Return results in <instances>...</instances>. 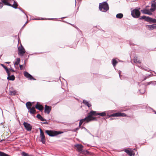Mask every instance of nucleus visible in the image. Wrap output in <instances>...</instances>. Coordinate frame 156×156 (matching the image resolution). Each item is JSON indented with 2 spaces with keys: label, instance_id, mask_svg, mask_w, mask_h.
<instances>
[{
  "label": "nucleus",
  "instance_id": "aec40b11",
  "mask_svg": "<svg viewBox=\"0 0 156 156\" xmlns=\"http://www.w3.org/2000/svg\"><path fill=\"white\" fill-rule=\"evenodd\" d=\"M83 103L89 108L91 106V104L89 103V102L85 100H83Z\"/></svg>",
  "mask_w": 156,
  "mask_h": 156
},
{
  "label": "nucleus",
  "instance_id": "cd10ccee",
  "mask_svg": "<svg viewBox=\"0 0 156 156\" xmlns=\"http://www.w3.org/2000/svg\"><path fill=\"white\" fill-rule=\"evenodd\" d=\"M149 10L147 9H144L143 10H141V12L142 13L144 14H147L148 13V12Z\"/></svg>",
  "mask_w": 156,
  "mask_h": 156
},
{
  "label": "nucleus",
  "instance_id": "8fccbe9b",
  "mask_svg": "<svg viewBox=\"0 0 156 156\" xmlns=\"http://www.w3.org/2000/svg\"><path fill=\"white\" fill-rule=\"evenodd\" d=\"M138 66L139 67H140V68H142V67H141V66Z\"/></svg>",
  "mask_w": 156,
  "mask_h": 156
},
{
  "label": "nucleus",
  "instance_id": "a19ab883",
  "mask_svg": "<svg viewBox=\"0 0 156 156\" xmlns=\"http://www.w3.org/2000/svg\"><path fill=\"white\" fill-rule=\"evenodd\" d=\"M40 120L43 121H46V119L42 118Z\"/></svg>",
  "mask_w": 156,
  "mask_h": 156
},
{
  "label": "nucleus",
  "instance_id": "c03bdc74",
  "mask_svg": "<svg viewBox=\"0 0 156 156\" xmlns=\"http://www.w3.org/2000/svg\"><path fill=\"white\" fill-rule=\"evenodd\" d=\"M121 74L120 72H119V76L120 78H121V77H120V76H121V74Z\"/></svg>",
  "mask_w": 156,
  "mask_h": 156
},
{
  "label": "nucleus",
  "instance_id": "13d9d810",
  "mask_svg": "<svg viewBox=\"0 0 156 156\" xmlns=\"http://www.w3.org/2000/svg\"><path fill=\"white\" fill-rule=\"evenodd\" d=\"M13 1V0H12Z\"/></svg>",
  "mask_w": 156,
  "mask_h": 156
},
{
  "label": "nucleus",
  "instance_id": "b1692460",
  "mask_svg": "<svg viewBox=\"0 0 156 156\" xmlns=\"http://www.w3.org/2000/svg\"><path fill=\"white\" fill-rule=\"evenodd\" d=\"M26 106L27 108L29 110L31 108V103L30 102H28L26 104Z\"/></svg>",
  "mask_w": 156,
  "mask_h": 156
},
{
  "label": "nucleus",
  "instance_id": "c756f323",
  "mask_svg": "<svg viewBox=\"0 0 156 156\" xmlns=\"http://www.w3.org/2000/svg\"><path fill=\"white\" fill-rule=\"evenodd\" d=\"M16 92L15 91H10L9 94L10 95H15L16 94Z\"/></svg>",
  "mask_w": 156,
  "mask_h": 156
},
{
  "label": "nucleus",
  "instance_id": "7c9ffc66",
  "mask_svg": "<svg viewBox=\"0 0 156 156\" xmlns=\"http://www.w3.org/2000/svg\"><path fill=\"white\" fill-rule=\"evenodd\" d=\"M0 156H9L8 154L0 151Z\"/></svg>",
  "mask_w": 156,
  "mask_h": 156
},
{
  "label": "nucleus",
  "instance_id": "5701e85b",
  "mask_svg": "<svg viewBox=\"0 0 156 156\" xmlns=\"http://www.w3.org/2000/svg\"><path fill=\"white\" fill-rule=\"evenodd\" d=\"M133 62L134 63H140V62L138 58L137 57L135 56L133 59Z\"/></svg>",
  "mask_w": 156,
  "mask_h": 156
},
{
  "label": "nucleus",
  "instance_id": "6ab92c4d",
  "mask_svg": "<svg viewBox=\"0 0 156 156\" xmlns=\"http://www.w3.org/2000/svg\"><path fill=\"white\" fill-rule=\"evenodd\" d=\"M82 153L85 155H92L93 153L88 151L87 150H83L82 151Z\"/></svg>",
  "mask_w": 156,
  "mask_h": 156
},
{
  "label": "nucleus",
  "instance_id": "c85d7f7f",
  "mask_svg": "<svg viewBox=\"0 0 156 156\" xmlns=\"http://www.w3.org/2000/svg\"><path fill=\"white\" fill-rule=\"evenodd\" d=\"M1 65L5 69L7 73H8V72L9 71L7 68L3 64H1Z\"/></svg>",
  "mask_w": 156,
  "mask_h": 156
},
{
  "label": "nucleus",
  "instance_id": "bb28decb",
  "mask_svg": "<svg viewBox=\"0 0 156 156\" xmlns=\"http://www.w3.org/2000/svg\"><path fill=\"white\" fill-rule=\"evenodd\" d=\"M20 61V59L19 58H16V61L14 63V65H18Z\"/></svg>",
  "mask_w": 156,
  "mask_h": 156
},
{
  "label": "nucleus",
  "instance_id": "dca6fc26",
  "mask_svg": "<svg viewBox=\"0 0 156 156\" xmlns=\"http://www.w3.org/2000/svg\"><path fill=\"white\" fill-rule=\"evenodd\" d=\"M8 76L7 78V79L9 80H15V77L13 75H12L10 76V73L9 71L8 72V73H7Z\"/></svg>",
  "mask_w": 156,
  "mask_h": 156
},
{
  "label": "nucleus",
  "instance_id": "423d86ee",
  "mask_svg": "<svg viewBox=\"0 0 156 156\" xmlns=\"http://www.w3.org/2000/svg\"><path fill=\"white\" fill-rule=\"evenodd\" d=\"M129 117L125 113L120 112H117L109 115V117Z\"/></svg>",
  "mask_w": 156,
  "mask_h": 156
},
{
  "label": "nucleus",
  "instance_id": "20e7f679",
  "mask_svg": "<svg viewBox=\"0 0 156 156\" xmlns=\"http://www.w3.org/2000/svg\"><path fill=\"white\" fill-rule=\"evenodd\" d=\"M140 20H144L145 21L149 22H153L156 23V20L155 19H152L150 17L143 16L140 18Z\"/></svg>",
  "mask_w": 156,
  "mask_h": 156
},
{
  "label": "nucleus",
  "instance_id": "6e6d98bb",
  "mask_svg": "<svg viewBox=\"0 0 156 156\" xmlns=\"http://www.w3.org/2000/svg\"><path fill=\"white\" fill-rule=\"evenodd\" d=\"M146 79V78H145V79H144V80H145Z\"/></svg>",
  "mask_w": 156,
  "mask_h": 156
},
{
  "label": "nucleus",
  "instance_id": "f3484780",
  "mask_svg": "<svg viewBox=\"0 0 156 156\" xmlns=\"http://www.w3.org/2000/svg\"><path fill=\"white\" fill-rule=\"evenodd\" d=\"M35 108L40 111H41L43 110L44 108V107L42 105L38 104V102H37V104L35 105Z\"/></svg>",
  "mask_w": 156,
  "mask_h": 156
},
{
  "label": "nucleus",
  "instance_id": "c9c22d12",
  "mask_svg": "<svg viewBox=\"0 0 156 156\" xmlns=\"http://www.w3.org/2000/svg\"><path fill=\"white\" fill-rule=\"evenodd\" d=\"M84 129H85V130L87 132H88V133H89L90 134L92 135V134H91V133L89 132V131L87 129H86L85 128V127H84Z\"/></svg>",
  "mask_w": 156,
  "mask_h": 156
},
{
  "label": "nucleus",
  "instance_id": "f8f14e48",
  "mask_svg": "<svg viewBox=\"0 0 156 156\" xmlns=\"http://www.w3.org/2000/svg\"><path fill=\"white\" fill-rule=\"evenodd\" d=\"M151 8L150 9V11L152 12H154L156 8V2L155 1H152L151 2Z\"/></svg>",
  "mask_w": 156,
  "mask_h": 156
},
{
  "label": "nucleus",
  "instance_id": "4be33fe9",
  "mask_svg": "<svg viewBox=\"0 0 156 156\" xmlns=\"http://www.w3.org/2000/svg\"><path fill=\"white\" fill-rule=\"evenodd\" d=\"M125 151L126 152L127 154H128L130 156H132L133 155H134V154H133L132 153V151L131 150H129L127 149H125Z\"/></svg>",
  "mask_w": 156,
  "mask_h": 156
},
{
  "label": "nucleus",
  "instance_id": "a18cd8bd",
  "mask_svg": "<svg viewBox=\"0 0 156 156\" xmlns=\"http://www.w3.org/2000/svg\"><path fill=\"white\" fill-rule=\"evenodd\" d=\"M5 63L7 64H9L10 63V62H6Z\"/></svg>",
  "mask_w": 156,
  "mask_h": 156
},
{
  "label": "nucleus",
  "instance_id": "a211bd4d",
  "mask_svg": "<svg viewBox=\"0 0 156 156\" xmlns=\"http://www.w3.org/2000/svg\"><path fill=\"white\" fill-rule=\"evenodd\" d=\"M8 5L11 6L14 9H17L18 5L17 2L15 1H14L13 5H11L9 3Z\"/></svg>",
  "mask_w": 156,
  "mask_h": 156
},
{
  "label": "nucleus",
  "instance_id": "6e6552de",
  "mask_svg": "<svg viewBox=\"0 0 156 156\" xmlns=\"http://www.w3.org/2000/svg\"><path fill=\"white\" fill-rule=\"evenodd\" d=\"M40 136L41 138V142L43 144H44L45 143V138L44 135V134L42 129L40 128Z\"/></svg>",
  "mask_w": 156,
  "mask_h": 156
},
{
  "label": "nucleus",
  "instance_id": "4468645a",
  "mask_svg": "<svg viewBox=\"0 0 156 156\" xmlns=\"http://www.w3.org/2000/svg\"><path fill=\"white\" fill-rule=\"evenodd\" d=\"M75 146L77 148L79 152H82L83 148V145L81 144H76L75 145Z\"/></svg>",
  "mask_w": 156,
  "mask_h": 156
},
{
  "label": "nucleus",
  "instance_id": "e433bc0d",
  "mask_svg": "<svg viewBox=\"0 0 156 156\" xmlns=\"http://www.w3.org/2000/svg\"><path fill=\"white\" fill-rule=\"evenodd\" d=\"M147 14L149 15H151L152 14V13H151V12L149 10V11L148 12V13H147Z\"/></svg>",
  "mask_w": 156,
  "mask_h": 156
},
{
  "label": "nucleus",
  "instance_id": "ea45409f",
  "mask_svg": "<svg viewBox=\"0 0 156 156\" xmlns=\"http://www.w3.org/2000/svg\"><path fill=\"white\" fill-rule=\"evenodd\" d=\"M20 68L21 70H22L23 69V65H20Z\"/></svg>",
  "mask_w": 156,
  "mask_h": 156
},
{
  "label": "nucleus",
  "instance_id": "3c124183",
  "mask_svg": "<svg viewBox=\"0 0 156 156\" xmlns=\"http://www.w3.org/2000/svg\"><path fill=\"white\" fill-rule=\"evenodd\" d=\"M114 119H115V118H111L110 119V120H112Z\"/></svg>",
  "mask_w": 156,
  "mask_h": 156
},
{
  "label": "nucleus",
  "instance_id": "473e14b6",
  "mask_svg": "<svg viewBox=\"0 0 156 156\" xmlns=\"http://www.w3.org/2000/svg\"><path fill=\"white\" fill-rule=\"evenodd\" d=\"M21 154L23 156H29V155L27 153L25 152H23L21 153Z\"/></svg>",
  "mask_w": 156,
  "mask_h": 156
},
{
  "label": "nucleus",
  "instance_id": "f03ea898",
  "mask_svg": "<svg viewBox=\"0 0 156 156\" xmlns=\"http://www.w3.org/2000/svg\"><path fill=\"white\" fill-rule=\"evenodd\" d=\"M99 9L102 12H105L109 9L108 5L106 2H104L99 4Z\"/></svg>",
  "mask_w": 156,
  "mask_h": 156
},
{
  "label": "nucleus",
  "instance_id": "2f4dec72",
  "mask_svg": "<svg viewBox=\"0 0 156 156\" xmlns=\"http://www.w3.org/2000/svg\"><path fill=\"white\" fill-rule=\"evenodd\" d=\"M8 0H2V2L5 5H8L9 3L7 2Z\"/></svg>",
  "mask_w": 156,
  "mask_h": 156
},
{
  "label": "nucleus",
  "instance_id": "ddd939ff",
  "mask_svg": "<svg viewBox=\"0 0 156 156\" xmlns=\"http://www.w3.org/2000/svg\"><path fill=\"white\" fill-rule=\"evenodd\" d=\"M146 27L148 30H152L156 28V24H154L152 25H147L146 26Z\"/></svg>",
  "mask_w": 156,
  "mask_h": 156
},
{
  "label": "nucleus",
  "instance_id": "a878e982",
  "mask_svg": "<svg viewBox=\"0 0 156 156\" xmlns=\"http://www.w3.org/2000/svg\"><path fill=\"white\" fill-rule=\"evenodd\" d=\"M123 16V15L122 13H118L116 15V18L119 19L122 18Z\"/></svg>",
  "mask_w": 156,
  "mask_h": 156
},
{
  "label": "nucleus",
  "instance_id": "412c9836",
  "mask_svg": "<svg viewBox=\"0 0 156 156\" xmlns=\"http://www.w3.org/2000/svg\"><path fill=\"white\" fill-rule=\"evenodd\" d=\"M29 110V112L31 114H34L36 112V110L35 108L34 107H32Z\"/></svg>",
  "mask_w": 156,
  "mask_h": 156
},
{
  "label": "nucleus",
  "instance_id": "603ef678",
  "mask_svg": "<svg viewBox=\"0 0 156 156\" xmlns=\"http://www.w3.org/2000/svg\"><path fill=\"white\" fill-rule=\"evenodd\" d=\"M66 17H62V18H61V19H63V18H66Z\"/></svg>",
  "mask_w": 156,
  "mask_h": 156
},
{
  "label": "nucleus",
  "instance_id": "09e8293b",
  "mask_svg": "<svg viewBox=\"0 0 156 156\" xmlns=\"http://www.w3.org/2000/svg\"><path fill=\"white\" fill-rule=\"evenodd\" d=\"M154 84H156V81H154Z\"/></svg>",
  "mask_w": 156,
  "mask_h": 156
},
{
  "label": "nucleus",
  "instance_id": "9b49d317",
  "mask_svg": "<svg viewBox=\"0 0 156 156\" xmlns=\"http://www.w3.org/2000/svg\"><path fill=\"white\" fill-rule=\"evenodd\" d=\"M24 75L25 77H26L27 78H28L30 80H36L30 74L27 72H24Z\"/></svg>",
  "mask_w": 156,
  "mask_h": 156
},
{
  "label": "nucleus",
  "instance_id": "2eb2a0df",
  "mask_svg": "<svg viewBox=\"0 0 156 156\" xmlns=\"http://www.w3.org/2000/svg\"><path fill=\"white\" fill-rule=\"evenodd\" d=\"M51 110V108L47 105L45 106L44 112L48 114H49Z\"/></svg>",
  "mask_w": 156,
  "mask_h": 156
},
{
  "label": "nucleus",
  "instance_id": "5fc2aeb1",
  "mask_svg": "<svg viewBox=\"0 0 156 156\" xmlns=\"http://www.w3.org/2000/svg\"><path fill=\"white\" fill-rule=\"evenodd\" d=\"M25 15H26V16L27 17H27H28L27 16L26 14H25Z\"/></svg>",
  "mask_w": 156,
  "mask_h": 156
},
{
  "label": "nucleus",
  "instance_id": "f704fd0d",
  "mask_svg": "<svg viewBox=\"0 0 156 156\" xmlns=\"http://www.w3.org/2000/svg\"><path fill=\"white\" fill-rule=\"evenodd\" d=\"M139 91H140V93L141 94H144V93H145V91L144 89H143V90H139Z\"/></svg>",
  "mask_w": 156,
  "mask_h": 156
},
{
  "label": "nucleus",
  "instance_id": "f257e3e1",
  "mask_svg": "<svg viewBox=\"0 0 156 156\" xmlns=\"http://www.w3.org/2000/svg\"><path fill=\"white\" fill-rule=\"evenodd\" d=\"M94 112H90L89 113L88 116L85 117V118L80 120L79 122V126L80 127L83 122L85 121L88 122L91 121L96 120V118L92 116V115L93 114V113Z\"/></svg>",
  "mask_w": 156,
  "mask_h": 156
},
{
  "label": "nucleus",
  "instance_id": "9d476101",
  "mask_svg": "<svg viewBox=\"0 0 156 156\" xmlns=\"http://www.w3.org/2000/svg\"><path fill=\"white\" fill-rule=\"evenodd\" d=\"M23 125L25 128L28 131L31 130L32 129V126L30 124L27 122H24Z\"/></svg>",
  "mask_w": 156,
  "mask_h": 156
},
{
  "label": "nucleus",
  "instance_id": "4d7b16f0",
  "mask_svg": "<svg viewBox=\"0 0 156 156\" xmlns=\"http://www.w3.org/2000/svg\"><path fill=\"white\" fill-rule=\"evenodd\" d=\"M75 2L76 3V0H75Z\"/></svg>",
  "mask_w": 156,
  "mask_h": 156
},
{
  "label": "nucleus",
  "instance_id": "49530a36",
  "mask_svg": "<svg viewBox=\"0 0 156 156\" xmlns=\"http://www.w3.org/2000/svg\"><path fill=\"white\" fill-rule=\"evenodd\" d=\"M79 129V128H77L76 129V130H78Z\"/></svg>",
  "mask_w": 156,
  "mask_h": 156
},
{
  "label": "nucleus",
  "instance_id": "864d4df0",
  "mask_svg": "<svg viewBox=\"0 0 156 156\" xmlns=\"http://www.w3.org/2000/svg\"><path fill=\"white\" fill-rule=\"evenodd\" d=\"M44 19V18H41V20H43Z\"/></svg>",
  "mask_w": 156,
  "mask_h": 156
},
{
  "label": "nucleus",
  "instance_id": "79ce46f5",
  "mask_svg": "<svg viewBox=\"0 0 156 156\" xmlns=\"http://www.w3.org/2000/svg\"><path fill=\"white\" fill-rule=\"evenodd\" d=\"M42 123L43 124H48V122L46 121L44 122H43Z\"/></svg>",
  "mask_w": 156,
  "mask_h": 156
},
{
  "label": "nucleus",
  "instance_id": "37998d69",
  "mask_svg": "<svg viewBox=\"0 0 156 156\" xmlns=\"http://www.w3.org/2000/svg\"><path fill=\"white\" fill-rule=\"evenodd\" d=\"M27 21L26 23H25V24L23 26V27H24L25 25L27 23Z\"/></svg>",
  "mask_w": 156,
  "mask_h": 156
},
{
  "label": "nucleus",
  "instance_id": "58836bf2",
  "mask_svg": "<svg viewBox=\"0 0 156 156\" xmlns=\"http://www.w3.org/2000/svg\"><path fill=\"white\" fill-rule=\"evenodd\" d=\"M9 70L11 71H12V72H15V70L12 69H9Z\"/></svg>",
  "mask_w": 156,
  "mask_h": 156
},
{
  "label": "nucleus",
  "instance_id": "393cba45",
  "mask_svg": "<svg viewBox=\"0 0 156 156\" xmlns=\"http://www.w3.org/2000/svg\"><path fill=\"white\" fill-rule=\"evenodd\" d=\"M118 63V62L115 59H113L112 60V64L114 67H115L116 64Z\"/></svg>",
  "mask_w": 156,
  "mask_h": 156
},
{
  "label": "nucleus",
  "instance_id": "7ed1b4c3",
  "mask_svg": "<svg viewBox=\"0 0 156 156\" xmlns=\"http://www.w3.org/2000/svg\"><path fill=\"white\" fill-rule=\"evenodd\" d=\"M45 133L49 136H54L62 133V132L57 131L54 130H46L45 131Z\"/></svg>",
  "mask_w": 156,
  "mask_h": 156
},
{
  "label": "nucleus",
  "instance_id": "0eeeda50",
  "mask_svg": "<svg viewBox=\"0 0 156 156\" xmlns=\"http://www.w3.org/2000/svg\"><path fill=\"white\" fill-rule=\"evenodd\" d=\"M18 54L21 56H23L25 52L24 48L21 45L18 47Z\"/></svg>",
  "mask_w": 156,
  "mask_h": 156
},
{
  "label": "nucleus",
  "instance_id": "39448f33",
  "mask_svg": "<svg viewBox=\"0 0 156 156\" xmlns=\"http://www.w3.org/2000/svg\"><path fill=\"white\" fill-rule=\"evenodd\" d=\"M140 13L139 9H135L133 10L131 12V15L134 18H137L139 17L140 15Z\"/></svg>",
  "mask_w": 156,
  "mask_h": 156
},
{
  "label": "nucleus",
  "instance_id": "1a4fd4ad",
  "mask_svg": "<svg viewBox=\"0 0 156 156\" xmlns=\"http://www.w3.org/2000/svg\"><path fill=\"white\" fill-rule=\"evenodd\" d=\"M91 112H95L94 113H93V115H99L101 116L102 117H104L106 115V112H96L92 111Z\"/></svg>",
  "mask_w": 156,
  "mask_h": 156
},
{
  "label": "nucleus",
  "instance_id": "4c0bfd02",
  "mask_svg": "<svg viewBox=\"0 0 156 156\" xmlns=\"http://www.w3.org/2000/svg\"><path fill=\"white\" fill-rule=\"evenodd\" d=\"M3 6V4L0 2V9L2 8Z\"/></svg>",
  "mask_w": 156,
  "mask_h": 156
},
{
  "label": "nucleus",
  "instance_id": "de8ad7c7",
  "mask_svg": "<svg viewBox=\"0 0 156 156\" xmlns=\"http://www.w3.org/2000/svg\"><path fill=\"white\" fill-rule=\"evenodd\" d=\"M34 20H40V19H34Z\"/></svg>",
  "mask_w": 156,
  "mask_h": 156
},
{
  "label": "nucleus",
  "instance_id": "72a5a7b5",
  "mask_svg": "<svg viewBox=\"0 0 156 156\" xmlns=\"http://www.w3.org/2000/svg\"><path fill=\"white\" fill-rule=\"evenodd\" d=\"M37 118H38V119H39L40 120H41V119L43 117L41 116V115L39 114H38L37 115Z\"/></svg>",
  "mask_w": 156,
  "mask_h": 156
}]
</instances>
